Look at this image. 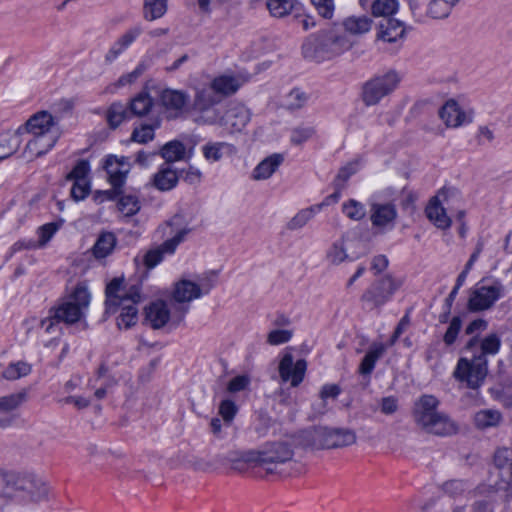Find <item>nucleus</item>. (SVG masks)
<instances>
[{"instance_id":"46","label":"nucleus","mask_w":512,"mask_h":512,"mask_svg":"<svg viewBox=\"0 0 512 512\" xmlns=\"http://www.w3.org/2000/svg\"><path fill=\"white\" fill-rule=\"evenodd\" d=\"M397 0H374L371 4V13L374 17H389L398 10Z\"/></svg>"},{"instance_id":"28","label":"nucleus","mask_w":512,"mask_h":512,"mask_svg":"<svg viewBox=\"0 0 512 512\" xmlns=\"http://www.w3.org/2000/svg\"><path fill=\"white\" fill-rule=\"evenodd\" d=\"M201 296L200 287L191 281L182 280L175 285L173 300L178 304L189 303Z\"/></svg>"},{"instance_id":"14","label":"nucleus","mask_w":512,"mask_h":512,"mask_svg":"<svg viewBox=\"0 0 512 512\" xmlns=\"http://www.w3.org/2000/svg\"><path fill=\"white\" fill-rule=\"evenodd\" d=\"M504 291L505 288L499 280L476 287L470 293L468 309L474 312L487 310L504 295Z\"/></svg>"},{"instance_id":"60","label":"nucleus","mask_w":512,"mask_h":512,"mask_svg":"<svg viewBox=\"0 0 512 512\" xmlns=\"http://www.w3.org/2000/svg\"><path fill=\"white\" fill-rule=\"evenodd\" d=\"M460 329H461V320L459 317H454L451 320L450 325H449V327L444 335V338H443L446 345H451L455 342Z\"/></svg>"},{"instance_id":"5","label":"nucleus","mask_w":512,"mask_h":512,"mask_svg":"<svg viewBox=\"0 0 512 512\" xmlns=\"http://www.w3.org/2000/svg\"><path fill=\"white\" fill-rule=\"evenodd\" d=\"M90 293L83 283L76 285L74 290L61 303L50 309L49 317L41 321V326L46 332L54 329V321L57 323L74 324L84 315L90 304Z\"/></svg>"},{"instance_id":"10","label":"nucleus","mask_w":512,"mask_h":512,"mask_svg":"<svg viewBox=\"0 0 512 512\" xmlns=\"http://www.w3.org/2000/svg\"><path fill=\"white\" fill-rule=\"evenodd\" d=\"M487 372V359L473 354L471 358L463 357L459 359L454 377L466 383L467 387L476 389L483 383Z\"/></svg>"},{"instance_id":"42","label":"nucleus","mask_w":512,"mask_h":512,"mask_svg":"<svg viewBox=\"0 0 512 512\" xmlns=\"http://www.w3.org/2000/svg\"><path fill=\"white\" fill-rule=\"evenodd\" d=\"M153 99L146 92H141L131 99L128 110L135 116H144L150 112L153 107Z\"/></svg>"},{"instance_id":"26","label":"nucleus","mask_w":512,"mask_h":512,"mask_svg":"<svg viewBox=\"0 0 512 512\" xmlns=\"http://www.w3.org/2000/svg\"><path fill=\"white\" fill-rule=\"evenodd\" d=\"M439 116L445 125L450 128H457L472 121L471 116L467 115L453 99L448 100L442 106Z\"/></svg>"},{"instance_id":"18","label":"nucleus","mask_w":512,"mask_h":512,"mask_svg":"<svg viewBox=\"0 0 512 512\" xmlns=\"http://www.w3.org/2000/svg\"><path fill=\"white\" fill-rule=\"evenodd\" d=\"M307 363L304 359L294 363L291 354H285L279 363V374L283 382L290 381L292 387H297L304 379Z\"/></svg>"},{"instance_id":"31","label":"nucleus","mask_w":512,"mask_h":512,"mask_svg":"<svg viewBox=\"0 0 512 512\" xmlns=\"http://www.w3.org/2000/svg\"><path fill=\"white\" fill-rule=\"evenodd\" d=\"M179 177L175 170L169 166L161 167L152 178V186L159 191H169L178 183Z\"/></svg>"},{"instance_id":"35","label":"nucleus","mask_w":512,"mask_h":512,"mask_svg":"<svg viewBox=\"0 0 512 512\" xmlns=\"http://www.w3.org/2000/svg\"><path fill=\"white\" fill-rule=\"evenodd\" d=\"M21 136L18 130L0 134V161L10 157L20 147Z\"/></svg>"},{"instance_id":"25","label":"nucleus","mask_w":512,"mask_h":512,"mask_svg":"<svg viewBox=\"0 0 512 512\" xmlns=\"http://www.w3.org/2000/svg\"><path fill=\"white\" fill-rule=\"evenodd\" d=\"M143 32L140 25H135L126 30L109 48L104 56L105 62H114Z\"/></svg>"},{"instance_id":"53","label":"nucleus","mask_w":512,"mask_h":512,"mask_svg":"<svg viewBox=\"0 0 512 512\" xmlns=\"http://www.w3.org/2000/svg\"><path fill=\"white\" fill-rule=\"evenodd\" d=\"M90 171L89 162L87 160H79L75 167L69 172L66 176V179L69 181H80V180H88L87 175Z\"/></svg>"},{"instance_id":"44","label":"nucleus","mask_w":512,"mask_h":512,"mask_svg":"<svg viewBox=\"0 0 512 512\" xmlns=\"http://www.w3.org/2000/svg\"><path fill=\"white\" fill-rule=\"evenodd\" d=\"M128 114V106L120 102H114L107 110L106 120L109 126L115 129L128 117Z\"/></svg>"},{"instance_id":"56","label":"nucleus","mask_w":512,"mask_h":512,"mask_svg":"<svg viewBox=\"0 0 512 512\" xmlns=\"http://www.w3.org/2000/svg\"><path fill=\"white\" fill-rule=\"evenodd\" d=\"M147 69V65L144 62H141L137 65V67L130 73L122 75L115 85L117 87H122L127 84L134 83Z\"/></svg>"},{"instance_id":"9","label":"nucleus","mask_w":512,"mask_h":512,"mask_svg":"<svg viewBox=\"0 0 512 512\" xmlns=\"http://www.w3.org/2000/svg\"><path fill=\"white\" fill-rule=\"evenodd\" d=\"M221 102L209 85L195 89L192 110L196 113L194 121L199 125H213L220 120V112L214 108Z\"/></svg>"},{"instance_id":"21","label":"nucleus","mask_w":512,"mask_h":512,"mask_svg":"<svg viewBox=\"0 0 512 512\" xmlns=\"http://www.w3.org/2000/svg\"><path fill=\"white\" fill-rule=\"evenodd\" d=\"M397 216V208L391 202L371 204L370 221L373 227L381 230L392 228Z\"/></svg>"},{"instance_id":"51","label":"nucleus","mask_w":512,"mask_h":512,"mask_svg":"<svg viewBox=\"0 0 512 512\" xmlns=\"http://www.w3.org/2000/svg\"><path fill=\"white\" fill-rule=\"evenodd\" d=\"M473 497H483L481 499H477L473 502L471 509L472 512H493L494 510V495L491 494H475V489L472 491Z\"/></svg>"},{"instance_id":"34","label":"nucleus","mask_w":512,"mask_h":512,"mask_svg":"<svg viewBox=\"0 0 512 512\" xmlns=\"http://www.w3.org/2000/svg\"><path fill=\"white\" fill-rule=\"evenodd\" d=\"M324 203H320L298 211L286 224L289 231H296L303 228L319 212Z\"/></svg>"},{"instance_id":"48","label":"nucleus","mask_w":512,"mask_h":512,"mask_svg":"<svg viewBox=\"0 0 512 512\" xmlns=\"http://www.w3.org/2000/svg\"><path fill=\"white\" fill-rule=\"evenodd\" d=\"M342 212L351 220L360 221L366 216L364 204L354 199H349L342 204Z\"/></svg>"},{"instance_id":"13","label":"nucleus","mask_w":512,"mask_h":512,"mask_svg":"<svg viewBox=\"0 0 512 512\" xmlns=\"http://www.w3.org/2000/svg\"><path fill=\"white\" fill-rule=\"evenodd\" d=\"M314 444L326 449L341 448L356 442L353 430L345 428L318 427L313 433Z\"/></svg>"},{"instance_id":"64","label":"nucleus","mask_w":512,"mask_h":512,"mask_svg":"<svg viewBox=\"0 0 512 512\" xmlns=\"http://www.w3.org/2000/svg\"><path fill=\"white\" fill-rule=\"evenodd\" d=\"M444 489L450 495L457 496L467 489V484L462 480H451L444 484Z\"/></svg>"},{"instance_id":"37","label":"nucleus","mask_w":512,"mask_h":512,"mask_svg":"<svg viewBox=\"0 0 512 512\" xmlns=\"http://www.w3.org/2000/svg\"><path fill=\"white\" fill-rule=\"evenodd\" d=\"M346 235L331 244L325 254L326 261L333 266H338L348 259V253L345 247Z\"/></svg>"},{"instance_id":"15","label":"nucleus","mask_w":512,"mask_h":512,"mask_svg":"<svg viewBox=\"0 0 512 512\" xmlns=\"http://www.w3.org/2000/svg\"><path fill=\"white\" fill-rule=\"evenodd\" d=\"M401 285L402 280L386 275L366 290L361 299L370 303L372 307H380L390 299Z\"/></svg>"},{"instance_id":"8","label":"nucleus","mask_w":512,"mask_h":512,"mask_svg":"<svg viewBox=\"0 0 512 512\" xmlns=\"http://www.w3.org/2000/svg\"><path fill=\"white\" fill-rule=\"evenodd\" d=\"M293 451L285 443H273L262 450L248 451L243 455L246 462H255L268 473H274L279 464L292 460Z\"/></svg>"},{"instance_id":"36","label":"nucleus","mask_w":512,"mask_h":512,"mask_svg":"<svg viewBox=\"0 0 512 512\" xmlns=\"http://www.w3.org/2000/svg\"><path fill=\"white\" fill-rule=\"evenodd\" d=\"M373 20L366 15L350 16L343 21L346 32L352 35H362L367 33L372 26Z\"/></svg>"},{"instance_id":"62","label":"nucleus","mask_w":512,"mask_h":512,"mask_svg":"<svg viewBox=\"0 0 512 512\" xmlns=\"http://www.w3.org/2000/svg\"><path fill=\"white\" fill-rule=\"evenodd\" d=\"M250 384V378L247 375H239L231 379L228 383L227 390L236 393L245 390Z\"/></svg>"},{"instance_id":"52","label":"nucleus","mask_w":512,"mask_h":512,"mask_svg":"<svg viewBox=\"0 0 512 512\" xmlns=\"http://www.w3.org/2000/svg\"><path fill=\"white\" fill-rule=\"evenodd\" d=\"M238 407L234 401L225 399L219 405L218 413L222 417L225 424L230 425L235 415L237 414Z\"/></svg>"},{"instance_id":"63","label":"nucleus","mask_w":512,"mask_h":512,"mask_svg":"<svg viewBox=\"0 0 512 512\" xmlns=\"http://www.w3.org/2000/svg\"><path fill=\"white\" fill-rule=\"evenodd\" d=\"M306 98L302 92L299 90H292L286 100V106L289 109H298L303 106Z\"/></svg>"},{"instance_id":"58","label":"nucleus","mask_w":512,"mask_h":512,"mask_svg":"<svg viewBox=\"0 0 512 512\" xmlns=\"http://www.w3.org/2000/svg\"><path fill=\"white\" fill-rule=\"evenodd\" d=\"M292 331L291 330H272L269 332L267 336V342L270 345H280L288 342L292 338Z\"/></svg>"},{"instance_id":"54","label":"nucleus","mask_w":512,"mask_h":512,"mask_svg":"<svg viewBox=\"0 0 512 512\" xmlns=\"http://www.w3.org/2000/svg\"><path fill=\"white\" fill-rule=\"evenodd\" d=\"M318 15L325 19H331L335 11L334 0H310Z\"/></svg>"},{"instance_id":"49","label":"nucleus","mask_w":512,"mask_h":512,"mask_svg":"<svg viewBox=\"0 0 512 512\" xmlns=\"http://www.w3.org/2000/svg\"><path fill=\"white\" fill-rule=\"evenodd\" d=\"M117 206L124 216H132L140 210L138 198L132 195L122 196L118 200Z\"/></svg>"},{"instance_id":"38","label":"nucleus","mask_w":512,"mask_h":512,"mask_svg":"<svg viewBox=\"0 0 512 512\" xmlns=\"http://www.w3.org/2000/svg\"><path fill=\"white\" fill-rule=\"evenodd\" d=\"M168 9V0H144L143 18L146 21H154L162 18Z\"/></svg>"},{"instance_id":"55","label":"nucleus","mask_w":512,"mask_h":512,"mask_svg":"<svg viewBox=\"0 0 512 512\" xmlns=\"http://www.w3.org/2000/svg\"><path fill=\"white\" fill-rule=\"evenodd\" d=\"M228 146L224 142L208 143L203 147V155L208 161H219L222 158V149Z\"/></svg>"},{"instance_id":"30","label":"nucleus","mask_w":512,"mask_h":512,"mask_svg":"<svg viewBox=\"0 0 512 512\" xmlns=\"http://www.w3.org/2000/svg\"><path fill=\"white\" fill-rule=\"evenodd\" d=\"M283 160V155L278 153L266 157L254 169L253 179L265 180L270 178L282 164Z\"/></svg>"},{"instance_id":"12","label":"nucleus","mask_w":512,"mask_h":512,"mask_svg":"<svg viewBox=\"0 0 512 512\" xmlns=\"http://www.w3.org/2000/svg\"><path fill=\"white\" fill-rule=\"evenodd\" d=\"M456 196L457 192L454 189L443 188L430 199L425 214L437 228L448 229L451 226L452 221L447 215L444 205L450 208V202Z\"/></svg>"},{"instance_id":"40","label":"nucleus","mask_w":512,"mask_h":512,"mask_svg":"<svg viewBox=\"0 0 512 512\" xmlns=\"http://www.w3.org/2000/svg\"><path fill=\"white\" fill-rule=\"evenodd\" d=\"M185 153L186 148L184 144L178 140H173L166 143L159 151V154L167 164L184 159Z\"/></svg>"},{"instance_id":"22","label":"nucleus","mask_w":512,"mask_h":512,"mask_svg":"<svg viewBox=\"0 0 512 512\" xmlns=\"http://www.w3.org/2000/svg\"><path fill=\"white\" fill-rule=\"evenodd\" d=\"M501 346V339L496 333H491L481 340L471 338L465 346V351L482 356L486 359L488 355H495L499 352Z\"/></svg>"},{"instance_id":"2","label":"nucleus","mask_w":512,"mask_h":512,"mask_svg":"<svg viewBox=\"0 0 512 512\" xmlns=\"http://www.w3.org/2000/svg\"><path fill=\"white\" fill-rule=\"evenodd\" d=\"M17 130L20 136L25 133L32 136L26 144L25 152L33 157H40L50 151L62 134L56 118L45 110L30 116Z\"/></svg>"},{"instance_id":"11","label":"nucleus","mask_w":512,"mask_h":512,"mask_svg":"<svg viewBox=\"0 0 512 512\" xmlns=\"http://www.w3.org/2000/svg\"><path fill=\"white\" fill-rule=\"evenodd\" d=\"M400 78L395 71H389L366 82L362 89V100L367 106L376 105L390 94L399 84Z\"/></svg>"},{"instance_id":"39","label":"nucleus","mask_w":512,"mask_h":512,"mask_svg":"<svg viewBox=\"0 0 512 512\" xmlns=\"http://www.w3.org/2000/svg\"><path fill=\"white\" fill-rule=\"evenodd\" d=\"M459 0H430L427 15L433 19L447 18Z\"/></svg>"},{"instance_id":"61","label":"nucleus","mask_w":512,"mask_h":512,"mask_svg":"<svg viewBox=\"0 0 512 512\" xmlns=\"http://www.w3.org/2000/svg\"><path fill=\"white\" fill-rule=\"evenodd\" d=\"M356 172L355 165L347 164L342 167L335 179V185L338 189H342L345 186V183L348 179Z\"/></svg>"},{"instance_id":"17","label":"nucleus","mask_w":512,"mask_h":512,"mask_svg":"<svg viewBox=\"0 0 512 512\" xmlns=\"http://www.w3.org/2000/svg\"><path fill=\"white\" fill-rule=\"evenodd\" d=\"M190 232L189 228L179 230L175 236L166 240L161 245L149 249L145 252L142 262L147 269H153L164 258L165 254H173L177 246L184 240L185 236Z\"/></svg>"},{"instance_id":"29","label":"nucleus","mask_w":512,"mask_h":512,"mask_svg":"<svg viewBox=\"0 0 512 512\" xmlns=\"http://www.w3.org/2000/svg\"><path fill=\"white\" fill-rule=\"evenodd\" d=\"M386 348L383 343H372L359 365L358 372L361 375H370L376 362L384 355Z\"/></svg>"},{"instance_id":"45","label":"nucleus","mask_w":512,"mask_h":512,"mask_svg":"<svg viewBox=\"0 0 512 512\" xmlns=\"http://www.w3.org/2000/svg\"><path fill=\"white\" fill-rule=\"evenodd\" d=\"M474 421L478 428L486 429L498 425L501 421V414L497 410H481L475 414Z\"/></svg>"},{"instance_id":"6","label":"nucleus","mask_w":512,"mask_h":512,"mask_svg":"<svg viewBox=\"0 0 512 512\" xmlns=\"http://www.w3.org/2000/svg\"><path fill=\"white\" fill-rule=\"evenodd\" d=\"M352 46L353 43L347 36L325 31L311 35L303 44L302 50L306 58L323 61L343 54Z\"/></svg>"},{"instance_id":"57","label":"nucleus","mask_w":512,"mask_h":512,"mask_svg":"<svg viewBox=\"0 0 512 512\" xmlns=\"http://www.w3.org/2000/svg\"><path fill=\"white\" fill-rule=\"evenodd\" d=\"M315 134V129L313 127H298L295 128L291 135V142L295 145H300L305 141L312 138Z\"/></svg>"},{"instance_id":"43","label":"nucleus","mask_w":512,"mask_h":512,"mask_svg":"<svg viewBox=\"0 0 512 512\" xmlns=\"http://www.w3.org/2000/svg\"><path fill=\"white\" fill-rule=\"evenodd\" d=\"M62 225V221L60 222H50L40 226L37 229V234L39 237L38 242H30L26 248H42L46 246V244L51 240L54 234L59 230Z\"/></svg>"},{"instance_id":"1","label":"nucleus","mask_w":512,"mask_h":512,"mask_svg":"<svg viewBox=\"0 0 512 512\" xmlns=\"http://www.w3.org/2000/svg\"><path fill=\"white\" fill-rule=\"evenodd\" d=\"M50 488L33 472L0 468V512L11 503L37 506L49 501Z\"/></svg>"},{"instance_id":"32","label":"nucleus","mask_w":512,"mask_h":512,"mask_svg":"<svg viewBox=\"0 0 512 512\" xmlns=\"http://www.w3.org/2000/svg\"><path fill=\"white\" fill-rule=\"evenodd\" d=\"M117 244V238L112 232H102L91 251L96 259H104L109 256Z\"/></svg>"},{"instance_id":"41","label":"nucleus","mask_w":512,"mask_h":512,"mask_svg":"<svg viewBox=\"0 0 512 512\" xmlns=\"http://www.w3.org/2000/svg\"><path fill=\"white\" fill-rule=\"evenodd\" d=\"M159 127V119H155L152 123H142L139 127L134 128L131 134V141L146 144L154 139L155 130Z\"/></svg>"},{"instance_id":"4","label":"nucleus","mask_w":512,"mask_h":512,"mask_svg":"<svg viewBox=\"0 0 512 512\" xmlns=\"http://www.w3.org/2000/svg\"><path fill=\"white\" fill-rule=\"evenodd\" d=\"M439 400L430 394L422 395L413 407V419L425 433L436 436H451L458 432L457 423L446 413L438 410Z\"/></svg>"},{"instance_id":"47","label":"nucleus","mask_w":512,"mask_h":512,"mask_svg":"<svg viewBox=\"0 0 512 512\" xmlns=\"http://www.w3.org/2000/svg\"><path fill=\"white\" fill-rule=\"evenodd\" d=\"M32 367L25 361L10 363L3 371V377L7 380H18L31 373Z\"/></svg>"},{"instance_id":"20","label":"nucleus","mask_w":512,"mask_h":512,"mask_svg":"<svg viewBox=\"0 0 512 512\" xmlns=\"http://www.w3.org/2000/svg\"><path fill=\"white\" fill-rule=\"evenodd\" d=\"M27 400V393L20 391L0 397V429L10 427L16 416L14 411L17 410Z\"/></svg>"},{"instance_id":"59","label":"nucleus","mask_w":512,"mask_h":512,"mask_svg":"<svg viewBox=\"0 0 512 512\" xmlns=\"http://www.w3.org/2000/svg\"><path fill=\"white\" fill-rule=\"evenodd\" d=\"M89 192L90 183L88 180L75 181L71 188V196L76 201H80L86 198Z\"/></svg>"},{"instance_id":"50","label":"nucleus","mask_w":512,"mask_h":512,"mask_svg":"<svg viewBox=\"0 0 512 512\" xmlns=\"http://www.w3.org/2000/svg\"><path fill=\"white\" fill-rule=\"evenodd\" d=\"M267 8L274 17H284L293 8L292 0H266Z\"/></svg>"},{"instance_id":"16","label":"nucleus","mask_w":512,"mask_h":512,"mask_svg":"<svg viewBox=\"0 0 512 512\" xmlns=\"http://www.w3.org/2000/svg\"><path fill=\"white\" fill-rule=\"evenodd\" d=\"M186 312L187 307L180 306L177 308V313L171 316L167 304L164 301H156L146 307L145 320L153 329H160L165 326L170 319L176 324H179Z\"/></svg>"},{"instance_id":"27","label":"nucleus","mask_w":512,"mask_h":512,"mask_svg":"<svg viewBox=\"0 0 512 512\" xmlns=\"http://www.w3.org/2000/svg\"><path fill=\"white\" fill-rule=\"evenodd\" d=\"M405 36L404 24L396 19H387L381 23L377 33V39L387 43H396Z\"/></svg>"},{"instance_id":"3","label":"nucleus","mask_w":512,"mask_h":512,"mask_svg":"<svg viewBox=\"0 0 512 512\" xmlns=\"http://www.w3.org/2000/svg\"><path fill=\"white\" fill-rule=\"evenodd\" d=\"M106 312L116 313L121 308L117 319L119 329H129L138 320V309L136 304L141 301L140 289L136 285L125 286L124 278H114L106 286Z\"/></svg>"},{"instance_id":"7","label":"nucleus","mask_w":512,"mask_h":512,"mask_svg":"<svg viewBox=\"0 0 512 512\" xmlns=\"http://www.w3.org/2000/svg\"><path fill=\"white\" fill-rule=\"evenodd\" d=\"M512 487V449L498 448L494 454V467L490 473L488 483L475 488V494H496L507 491Z\"/></svg>"},{"instance_id":"24","label":"nucleus","mask_w":512,"mask_h":512,"mask_svg":"<svg viewBox=\"0 0 512 512\" xmlns=\"http://www.w3.org/2000/svg\"><path fill=\"white\" fill-rule=\"evenodd\" d=\"M220 119L221 125L231 133L241 132L250 121V112L244 105L237 104L231 106Z\"/></svg>"},{"instance_id":"33","label":"nucleus","mask_w":512,"mask_h":512,"mask_svg":"<svg viewBox=\"0 0 512 512\" xmlns=\"http://www.w3.org/2000/svg\"><path fill=\"white\" fill-rule=\"evenodd\" d=\"M214 93L218 96L223 97L234 94L239 89L238 80L229 75H221L214 78L209 84Z\"/></svg>"},{"instance_id":"23","label":"nucleus","mask_w":512,"mask_h":512,"mask_svg":"<svg viewBox=\"0 0 512 512\" xmlns=\"http://www.w3.org/2000/svg\"><path fill=\"white\" fill-rule=\"evenodd\" d=\"M159 102L168 112H173L177 117L189 102V95L182 90L166 88L158 94Z\"/></svg>"},{"instance_id":"19","label":"nucleus","mask_w":512,"mask_h":512,"mask_svg":"<svg viewBox=\"0 0 512 512\" xmlns=\"http://www.w3.org/2000/svg\"><path fill=\"white\" fill-rule=\"evenodd\" d=\"M131 168L129 158L109 155L104 162V169L108 174V180L114 188H120Z\"/></svg>"}]
</instances>
